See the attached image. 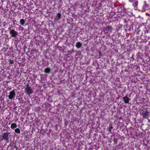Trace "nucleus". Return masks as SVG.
<instances>
[{"label":"nucleus","instance_id":"1","mask_svg":"<svg viewBox=\"0 0 150 150\" xmlns=\"http://www.w3.org/2000/svg\"><path fill=\"white\" fill-rule=\"evenodd\" d=\"M25 90V93H27L28 95H30L33 92L32 89L30 87L28 84L26 85Z\"/></svg>","mask_w":150,"mask_h":150},{"label":"nucleus","instance_id":"2","mask_svg":"<svg viewBox=\"0 0 150 150\" xmlns=\"http://www.w3.org/2000/svg\"><path fill=\"white\" fill-rule=\"evenodd\" d=\"M16 93L15 90H13L10 92L9 95L8 96L9 99H11L14 98L15 97Z\"/></svg>","mask_w":150,"mask_h":150},{"label":"nucleus","instance_id":"3","mask_svg":"<svg viewBox=\"0 0 150 150\" xmlns=\"http://www.w3.org/2000/svg\"><path fill=\"white\" fill-rule=\"evenodd\" d=\"M149 112L148 111H145L142 112V115L144 118H147L149 115Z\"/></svg>","mask_w":150,"mask_h":150},{"label":"nucleus","instance_id":"4","mask_svg":"<svg viewBox=\"0 0 150 150\" xmlns=\"http://www.w3.org/2000/svg\"><path fill=\"white\" fill-rule=\"evenodd\" d=\"M8 134L7 132H4L2 134L3 139L8 141Z\"/></svg>","mask_w":150,"mask_h":150},{"label":"nucleus","instance_id":"5","mask_svg":"<svg viewBox=\"0 0 150 150\" xmlns=\"http://www.w3.org/2000/svg\"><path fill=\"white\" fill-rule=\"evenodd\" d=\"M10 34L11 35V36L13 37H15L18 35V33L14 30H11Z\"/></svg>","mask_w":150,"mask_h":150},{"label":"nucleus","instance_id":"6","mask_svg":"<svg viewBox=\"0 0 150 150\" xmlns=\"http://www.w3.org/2000/svg\"><path fill=\"white\" fill-rule=\"evenodd\" d=\"M123 99L124 101V102L126 103H129V99L127 97L125 96L123 98Z\"/></svg>","mask_w":150,"mask_h":150},{"label":"nucleus","instance_id":"7","mask_svg":"<svg viewBox=\"0 0 150 150\" xmlns=\"http://www.w3.org/2000/svg\"><path fill=\"white\" fill-rule=\"evenodd\" d=\"M81 44L79 42H76V47L78 48H80L81 47Z\"/></svg>","mask_w":150,"mask_h":150},{"label":"nucleus","instance_id":"8","mask_svg":"<svg viewBox=\"0 0 150 150\" xmlns=\"http://www.w3.org/2000/svg\"><path fill=\"white\" fill-rule=\"evenodd\" d=\"M17 127L16 124L15 123H12L11 126V129H14L16 128Z\"/></svg>","mask_w":150,"mask_h":150},{"label":"nucleus","instance_id":"9","mask_svg":"<svg viewBox=\"0 0 150 150\" xmlns=\"http://www.w3.org/2000/svg\"><path fill=\"white\" fill-rule=\"evenodd\" d=\"M61 14L60 13H58L57 14L56 18L57 19H59L61 18Z\"/></svg>","mask_w":150,"mask_h":150},{"label":"nucleus","instance_id":"10","mask_svg":"<svg viewBox=\"0 0 150 150\" xmlns=\"http://www.w3.org/2000/svg\"><path fill=\"white\" fill-rule=\"evenodd\" d=\"M45 71L46 73H49L50 72V69L49 68L45 69Z\"/></svg>","mask_w":150,"mask_h":150},{"label":"nucleus","instance_id":"11","mask_svg":"<svg viewBox=\"0 0 150 150\" xmlns=\"http://www.w3.org/2000/svg\"><path fill=\"white\" fill-rule=\"evenodd\" d=\"M15 131L18 134L20 133L21 132L20 129L18 128H17L15 129Z\"/></svg>","mask_w":150,"mask_h":150},{"label":"nucleus","instance_id":"12","mask_svg":"<svg viewBox=\"0 0 150 150\" xmlns=\"http://www.w3.org/2000/svg\"><path fill=\"white\" fill-rule=\"evenodd\" d=\"M20 22L22 25H23L25 21L24 19H21Z\"/></svg>","mask_w":150,"mask_h":150},{"label":"nucleus","instance_id":"13","mask_svg":"<svg viewBox=\"0 0 150 150\" xmlns=\"http://www.w3.org/2000/svg\"><path fill=\"white\" fill-rule=\"evenodd\" d=\"M138 4V3L137 1H135L133 4V6H134L136 7L137 6Z\"/></svg>","mask_w":150,"mask_h":150},{"label":"nucleus","instance_id":"14","mask_svg":"<svg viewBox=\"0 0 150 150\" xmlns=\"http://www.w3.org/2000/svg\"><path fill=\"white\" fill-rule=\"evenodd\" d=\"M107 28L108 29V31H111L112 30V28L109 26H107Z\"/></svg>","mask_w":150,"mask_h":150},{"label":"nucleus","instance_id":"15","mask_svg":"<svg viewBox=\"0 0 150 150\" xmlns=\"http://www.w3.org/2000/svg\"><path fill=\"white\" fill-rule=\"evenodd\" d=\"M113 128V127L112 126H111L109 127V128L108 129V130L110 132H111L112 129Z\"/></svg>","mask_w":150,"mask_h":150},{"label":"nucleus","instance_id":"16","mask_svg":"<svg viewBox=\"0 0 150 150\" xmlns=\"http://www.w3.org/2000/svg\"><path fill=\"white\" fill-rule=\"evenodd\" d=\"M8 62L10 64H12L13 63V60H12V59L9 60Z\"/></svg>","mask_w":150,"mask_h":150},{"label":"nucleus","instance_id":"17","mask_svg":"<svg viewBox=\"0 0 150 150\" xmlns=\"http://www.w3.org/2000/svg\"><path fill=\"white\" fill-rule=\"evenodd\" d=\"M15 148L16 149V150H17L18 149V147L17 146H15Z\"/></svg>","mask_w":150,"mask_h":150},{"label":"nucleus","instance_id":"18","mask_svg":"<svg viewBox=\"0 0 150 150\" xmlns=\"http://www.w3.org/2000/svg\"><path fill=\"white\" fill-rule=\"evenodd\" d=\"M99 53H100V52H99Z\"/></svg>","mask_w":150,"mask_h":150}]
</instances>
